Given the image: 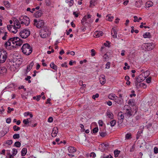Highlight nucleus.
I'll return each mask as SVG.
<instances>
[{"label": "nucleus", "mask_w": 158, "mask_h": 158, "mask_svg": "<svg viewBox=\"0 0 158 158\" xmlns=\"http://www.w3.org/2000/svg\"><path fill=\"white\" fill-rule=\"evenodd\" d=\"M98 128L97 127H96L94 128L92 130L93 132L94 133H95L98 132Z\"/></svg>", "instance_id": "obj_49"}, {"label": "nucleus", "mask_w": 158, "mask_h": 158, "mask_svg": "<svg viewBox=\"0 0 158 158\" xmlns=\"http://www.w3.org/2000/svg\"><path fill=\"white\" fill-rule=\"evenodd\" d=\"M143 36L144 38H150L151 37V35L150 32H147L144 34Z\"/></svg>", "instance_id": "obj_25"}, {"label": "nucleus", "mask_w": 158, "mask_h": 158, "mask_svg": "<svg viewBox=\"0 0 158 158\" xmlns=\"http://www.w3.org/2000/svg\"><path fill=\"white\" fill-rule=\"evenodd\" d=\"M151 78L150 77H149L146 79V82L148 83H149L150 82H151Z\"/></svg>", "instance_id": "obj_55"}, {"label": "nucleus", "mask_w": 158, "mask_h": 158, "mask_svg": "<svg viewBox=\"0 0 158 158\" xmlns=\"http://www.w3.org/2000/svg\"><path fill=\"white\" fill-rule=\"evenodd\" d=\"M13 129L14 131H17L19 130L20 129V127H18L16 125H15L13 126Z\"/></svg>", "instance_id": "obj_43"}, {"label": "nucleus", "mask_w": 158, "mask_h": 158, "mask_svg": "<svg viewBox=\"0 0 158 158\" xmlns=\"http://www.w3.org/2000/svg\"><path fill=\"white\" fill-rule=\"evenodd\" d=\"M15 37L9 38L8 41L4 44L5 47L7 49L9 48V47L11 46L14 47L15 42H16V41H15Z\"/></svg>", "instance_id": "obj_3"}, {"label": "nucleus", "mask_w": 158, "mask_h": 158, "mask_svg": "<svg viewBox=\"0 0 158 158\" xmlns=\"http://www.w3.org/2000/svg\"><path fill=\"white\" fill-rule=\"evenodd\" d=\"M150 74V72L149 71L147 70L144 73H143L141 74L142 75V77H143L145 79Z\"/></svg>", "instance_id": "obj_19"}, {"label": "nucleus", "mask_w": 158, "mask_h": 158, "mask_svg": "<svg viewBox=\"0 0 158 158\" xmlns=\"http://www.w3.org/2000/svg\"><path fill=\"white\" fill-rule=\"evenodd\" d=\"M30 120V118H28L26 119H24L23 121V123L25 125H27V126H30L29 124V120Z\"/></svg>", "instance_id": "obj_32"}, {"label": "nucleus", "mask_w": 158, "mask_h": 158, "mask_svg": "<svg viewBox=\"0 0 158 158\" xmlns=\"http://www.w3.org/2000/svg\"><path fill=\"white\" fill-rule=\"evenodd\" d=\"M15 41H16L14 43V47H16L17 46H20L23 44V41L22 40L20 39L18 37H15Z\"/></svg>", "instance_id": "obj_9"}, {"label": "nucleus", "mask_w": 158, "mask_h": 158, "mask_svg": "<svg viewBox=\"0 0 158 158\" xmlns=\"http://www.w3.org/2000/svg\"><path fill=\"white\" fill-rule=\"evenodd\" d=\"M98 123L100 126H103V123L102 120H99L98 121Z\"/></svg>", "instance_id": "obj_57"}, {"label": "nucleus", "mask_w": 158, "mask_h": 158, "mask_svg": "<svg viewBox=\"0 0 158 158\" xmlns=\"http://www.w3.org/2000/svg\"><path fill=\"white\" fill-rule=\"evenodd\" d=\"M23 52L26 55H29L32 51V49L28 44H24L21 48Z\"/></svg>", "instance_id": "obj_2"}, {"label": "nucleus", "mask_w": 158, "mask_h": 158, "mask_svg": "<svg viewBox=\"0 0 158 158\" xmlns=\"http://www.w3.org/2000/svg\"><path fill=\"white\" fill-rule=\"evenodd\" d=\"M58 128L56 127H54L53 128L52 132L51 134L52 136L53 137H55L58 132Z\"/></svg>", "instance_id": "obj_14"}, {"label": "nucleus", "mask_w": 158, "mask_h": 158, "mask_svg": "<svg viewBox=\"0 0 158 158\" xmlns=\"http://www.w3.org/2000/svg\"><path fill=\"white\" fill-rule=\"evenodd\" d=\"M110 63L109 62H108L106 64V67L105 69H109L110 67Z\"/></svg>", "instance_id": "obj_47"}, {"label": "nucleus", "mask_w": 158, "mask_h": 158, "mask_svg": "<svg viewBox=\"0 0 158 158\" xmlns=\"http://www.w3.org/2000/svg\"><path fill=\"white\" fill-rule=\"evenodd\" d=\"M96 0H92L90 1V7H93L95 6L96 4Z\"/></svg>", "instance_id": "obj_27"}, {"label": "nucleus", "mask_w": 158, "mask_h": 158, "mask_svg": "<svg viewBox=\"0 0 158 158\" xmlns=\"http://www.w3.org/2000/svg\"><path fill=\"white\" fill-rule=\"evenodd\" d=\"M4 5L7 7H9L10 6L9 2L7 1H5L4 2Z\"/></svg>", "instance_id": "obj_42"}, {"label": "nucleus", "mask_w": 158, "mask_h": 158, "mask_svg": "<svg viewBox=\"0 0 158 158\" xmlns=\"http://www.w3.org/2000/svg\"><path fill=\"white\" fill-rule=\"evenodd\" d=\"M117 31L114 28H113L111 31V34L112 37L114 38H117Z\"/></svg>", "instance_id": "obj_13"}, {"label": "nucleus", "mask_w": 158, "mask_h": 158, "mask_svg": "<svg viewBox=\"0 0 158 158\" xmlns=\"http://www.w3.org/2000/svg\"><path fill=\"white\" fill-rule=\"evenodd\" d=\"M45 3L47 6H50L51 5V2L49 0H46L45 2Z\"/></svg>", "instance_id": "obj_48"}, {"label": "nucleus", "mask_w": 158, "mask_h": 158, "mask_svg": "<svg viewBox=\"0 0 158 158\" xmlns=\"http://www.w3.org/2000/svg\"><path fill=\"white\" fill-rule=\"evenodd\" d=\"M143 133V130L140 129L139 131L137 134L136 138L137 139H138L139 137L141 135V134Z\"/></svg>", "instance_id": "obj_35"}, {"label": "nucleus", "mask_w": 158, "mask_h": 158, "mask_svg": "<svg viewBox=\"0 0 158 158\" xmlns=\"http://www.w3.org/2000/svg\"><path fill=\"white\" fill-rule=\"evenodd\" d=\"M153 4V3L150 1H148L145 4V6L146 7H149L152 6Z\"/></svg>", "instance_id": "obj_31"}, {"label": "nucleus", "mask_w": 158, "mask_h": 158, "mask_svg": "<svg viewBox=\"0 0 158 158\" xmlns=\"http://www.w3.org/2000/svg\"><path fill=\"white\" fill-rule=\"evenodd\" d=\"M110 43L108 41H106V43H104V45L106 47H109Z\"/></svg>", "instance_id": "obj_56"}, {"label": "nucleus", "mask_w": 158, "mask_h": 158, "mask_svg": "<svg viewBox=\"0 0 158 158\" xmlns=\"http://www.w3.org/2000/svg\"><path fill=\"white\" fill-rule=\"evenodd\" d=\"M114 18V17L110 16V15H107L106 17V19L109 21H112Z\"/></svg>", "instance_id": "obj_30"}, {"label": "nucleus", "mask_w": 158, "mask_h": 158, "mask_svg": "<svg viewBox=\"0 0 158 158\" xmlns=\"http://www.w3.org/2000/svg\"><path fill=\"white\" fill-rule=\"evenodd\" d=\"M35 15L36 18H39L42 15V11L40 10L36 12L35 13Z\"/></svg>", "instance_id": "obj_22"}, {"label": "nucleus", "mask_w": 158, "mask_h": 158, "mask_svg": "<svg viewBox=\"0 0 158 158\" xmlns=\"http://www.w3.org/2000/svg\"><path fill=\"white\" fill-rule=\"evenodd\" d=\"M109 146V145L107 143H104L101 144L99 145V148H103V149H101L102 151H103L104 150L107 148V147Z\"/></svg>", "instance_id": "obj_18"}, {"label": "nucleus", "mask_w": 158, "mask_h": 158, "mask_svg": "<svg viewBox=\"0 0 158 158\" xmlns=\"http://www.w3.org/2000/svg\"><path fill=\"white\" fill-rule=\"evenodd\" d=\"M69 5L70 6H72L73 4V0H70V1H69Z\"/></svg>", "instance_id": "obj_61"}, {"label": "nucleus", "mask_w": 158, "mask_h": 158, "mask_svg": "<svg viewBox=\"0 0 158 158\" xmlns=\"http://www.w3.org/2000/svg\"><path fill=\"white\" fill-rule=\"evenodd\" d=\"M91 52H92L91 53V56H94L95 55V51L94 49H92L91 50Z\"/></svg>", "instance_id": "obj_51"}, {"label": "nucleus", "mask_w": 158, "mask_h": 158, "mask_svg": "<svg viewBox=\"0 0 158 158\" xmlns=\"http://www.w3.org/2000/svg\"><path fill=\"white\" fill-rule=\"evenodd\" d=\"M34 63L33 61L31 62L29 65L27 66V72L29 71L32 68L34 65Z\"/></svg>", "instance_id": "obj_24"}, {"label": "nucleus", "mask_w": 158, "mask_h": 158, "mask_svg": "<svg viewBox=\"0 0 158 158\" xmlns=\"http://www.w3.org/2000/svg\"><path fill=\"white\" fill-rule=\"evenodd\" d=\"M2 33L4 35L2 36V38L3 40H6L8 37L9 34L7 32H2Z\"/></svg>", "instance_id": "obj_34"}, {"label": "nucleus", "mask_w": 158, "mask_h": 158, "mask_svg": "<svg viewBox=\"0 0 158 158\" xmlns=\"http://www.w3.org/2000/svg\"><path fill=\"white\" fill-rule=\"evenodd\" d=\"M90 156L94 158L96 156V154L94 152H92L90 154Z\"/></svg>", "instance_id": "obj_59"}, {"label": "nucleus", "mask_w": 158, "mask_h": 158, "mask_svg": "<svg viewBox=\"0 0 158 158\" xmlns=\"http://www.w3.org/2000/svg\"><path fill=\"white\" fill-rule=\"evenodd\" d=\"M20 137L19 134H15L13 135V138L14 139H19Z\"/></svg>", "instance_id": "obj_45"}, {"label": "nucleus", "mask_w": 158, "mask_h": 158, "mask_svg": "<svg viewBox=\"0 0 158 158\" xmlns=\"http://www.w3.org/2000/svg\"><path fill=\"white\" fill-rule=\"evenodd\" d=\"M124 118V115L123 113L122 112L119 113L118 114V119L119 120L118 122H120V123H122Z\"/></svg>", "instance_id": "obj_12"}, {"label": "nucleus", "mask_w": 158, "mask_h": 158, "mask_svg": "<svg viewBox=\"0 0 158 158\" xmlns=\"http://www.w3.org/2000/svg\"><path fill=\"white\" fill-rule=\"evenodd\" d=\"M128 104L130 105L131 106H134L135 105L134 101L132 99H130L128 101Z\"/></svg>", "instance_id": "obj_37"}, {"label": "nucleus", "mask_w": 158, "mask_h": 158, "mask_svg": "<svg viewBox=\"0 0 158 158\" xmlns=\"http://www.w3.org/2000/svg\"><path fill=\"white\" fill-rule=\"evenodd\" d=\"M7 71V69L5 67H2L0 68V75H2L6 74Z\"/></svg>", "instance_id": "obj_17"}, {"label": "nucleus", "mask_w": 158, "mask_h": 158, "mask_svg": "<svg viewBox=\"0 0 158 158\" xmlns=\"http://www.w3.org/2000/svg\"><path fill=\"white\" fill-rule=\"evenodd\" d=\"M53 120V118L52 117H50L48 118V121L49 123H52V122Z\"/></svg>", "instance_id": "obj_58"}, {"label": "nucleus", "mask_w": 158, "mask_h": 158, "mask_svg": "<svg viewBox=\"0 0 158 158\" xmlns=\"http://www.w3.org/2000/svg\"><path fill=\"white\" fill-rule=\"evenodd\" d=\"M13 142L12 140H7L6 141V142L3 144L4 146L7 147V145H10L12 144Z\"/></svg>", "instance_id": "obj_28"}, {"label": "nucleus", "mask_w": 158, "mask_h": 158, "mask_svg": "<svg viewBox=\"0 0 158 158\" xmlns=\"http://www.w3.org/2000/svg\"><path fill=\"white\" fill-rule=\"evenodd\" d=\"M99 96L98 94H96L95 95H94L92 96V98L94 99H95L96 98H98Z\"/></svg>", "instance_id": "obj_53"}, {"label": "nucleus", "mask_w": 158, "mask_h": 158, "mask_svg": "<svg viewBox=\"0 0 158 158\" xmlns=\"http://www.w3.org/2000/svg\"><path fill=\"white\" fill-rule=\"evenodd\" d=\"M117 97L114 94H110L108 95V98L111 100H115Z\"/></svg>", "instance_id": "obj_23"}, {"label": "nucleus", "mask_w": 158, "mask_h": 158, "mask_svg": "<svg viewBox=\"0 0 158 158\" xmlns=\"http://www.w3.org/2000/svg\"><path fill=\"white\" fill-rule=\"evenodd\" d=\"M27 153V149L26 148H23L21 151V155L24 156Z\"/></svg>", "instance_id": "obj_33"}, {"label": "nucleus", "mask_w": 158, "mask_h": 158, "mask_svg": "<svg viewBox=\"0 0 158 158\" xmlns=\"http://www.w3.org/2000/svg\"><path fill=\"white\" fill-rule=\"evenodd\" d=\"M120 152V151H119L117 150H115L114 152L115 157H116L118 156Z\"/></svg>", "instance_id": "obj_40"}, {"label": "nucleus", "mask_w": 158, "mask_h": 158, "mask_svg": "<svg viewBox=\"0 0 158 158\" xmlns=\"http://www.w3.org/2000/svg\"><path fill=\"white\" fill-rule=\"evenodd\" d=\"M102 158H113V157L111 155H109L103 157Z\"/></svg>", "instance_id": "obj_64"}, {"label": "nucleus", "mask_w": 158, "mask_h": 158, "mask_svg": "<svg viewBox=\"0 0 158 158\" xmlns=\"http://www.w3.org/2000/svg\"><path fill=\"white\" fill-rule=\"evenodd\" d=\"M100 82L101 84L104 85L106 82V79L105 78V76L104 75H102L99 78Z\"/></svg>", "instance_id": "obj_16"}, {"label": "nucleus", "mask_w": 158, "mask_h": 158, "mask_svg": "<svg viewBox=\"0 0 158 158\" xmlns=\"http://www.w3.org/2000/svg\"><path fill=\"white\" fill-rule=\"evenodd\" d=\"M49 32L46 26H44L40 31V35L42 38H45L48 36Z\"/></svg>", "instance_id": "obj_4"}, {"label": "nucleus", "mask_w": 158, "mask_h": 158, "mask_svg": "<svg viewBox=\"0 0 158 158\" xmlns=\"http://www.w3.org/2000/svg\"><path fill=\"white\" fill-rule=\"evenodd\" d=\"M8 111L7 112L8 113H10L11 111L14 110V109L13 108H11L10 107H8L7 108Z\"/></svg>", "instance_id": "obj_52"}, {"label": "nucleus", "mask_w": 158, "mask_h": 158, "mask_svg": "<svg viewBox=\"0 0 158 158\" xmlns=\"http://www.w3.org/2000/svg\"><path fill=\"white\" fill-rule=\"evenodd\" d=\"M7 54L6 51L3 50H0V63L4 62L6 60Z\"/></svg>", "instance_id": "obj_6"}, {"label": "nucleus", "mask_w": 158, "mask_h": 158, "mask_svg": "<svg viewBox=\"0 0 158 158\" xmlns=\"http://www.w3.org/2000/svg\"><path fill=\"white\" fill-rule=\"evenodd\" d=\"M19 19L20 21V25L24 24L26 26H28L30 23L29 18L26 16H21Z\"/></svg>", "instance_id": "obj_5"}, {"label": "nucleus", "mask_w": 158, "mask_h": 158, "mask_svg": "<svg viewBox=\"0 0 158 158\" xmlns=\"http://www.w3.org/2000/svg\"><path fill=\"white\" fill-rule=\"evenodd\" d=\"M7 133V131H6L5 132L4 131H2L1 133V136H4L5 135H6Z\"/></svg>", "instance_id": "obj_63"}, {"label": "nucleus", "mask_w": 158, "mask_h": 158, "mask_svg": "<svg viewBox=\"0 0 158 158\" xmlns=\"http://www.w3.org/2000/svg\"><path fill=\"white\" fill-rule=\"evenodd\" d=\"M145 46H146L145 48L148 51H150L153 49L155 45L152 43H148L145 44Z\"/></svg>", "instance_id": "obj_11"}, {"label": "nucleus", "mask_w": 158, "mask_h": 158, "mask_svg": "<svg viewBox=\"0 0 158 158\" xmlns=\"http://www.w3.org/2000/svg\"><path fill=\"white\" fill-rule=\"evenodd\" d=\"M106 103L109 106H110L112 105V102L111 101H108L107 102H106Z\"/></svg>", "instance_id": "obj_60"}, {"label": "nucleus", "mask_w": 158, "mask_h": 158, "mask_svg": "<svg viewBox=\"0 0 158 158\" xmlns=\"http://www.w3.org/2000/svg\"><path fill=\"white\" fill-rule=\"evenodd\" d=\"M34 24L36 25V27L38 28H43V27H44V23L42 20H40L38 21L36 19H35L34 20Z\"/></svg>", "instance_id": "obj_8"}, {"label": "nucleus", "mask_w": 158, "mask_h": 158, "mask_svg": "<svg viewBox=\"0 0 158 158\" xmlns=\"http://www.w3.org/2000/svg\"><path fill=\"white\" fill-rule=\"evenodd\" d=\"M123 109L124 110H125L126 111H128L129 110H130L131 109V108L129 105H126L124 106Z\"/></svg>", "instance_id": "obj_38"}, {"label": "nucleus", "mask_w": 158, "mask_h": 158, "mask_svg": "<svg viewBox=\"0 0 158 158\" xmlns=\"http://www.w3.org/2000/svg\"><path fill=\"white\" fill-rule=\"evenodd\" d=\"M126 112L125 113V114L127 117H129L130 116L132 115L131 109L130 110H129L128 111H126Z\"/></svg>", "instance_id": "obj_29"}, {"label": "nucleus", "mask_w": 158, "mask_h": 158, "mask_svg": "<svg viewBox=\"0 0 158 158\" xmlns=\"http://www.w3.org/2000/svg\"><path fill=\"white\" fill-rule=\"evenodd\" d=\"M115 101L117 103L119 104H121L122 103V102L123 101V98H119L117 97H116V98L115 99Z\"/></svg>", "instance_id": "obj_26"}, {"label": "nucleus", "mask_w": 158, "mask_h": 158, "mask_svg": "<svg viewBox=\"0 0 158 158\" xmlns=\"http://www.w3.org/2000/svg\"><path fill=\"white\" fill-rule=\"evenodd\" d=\"M7 27L9 31L15 34L17 32L18 29L21 27V25L19 20L16 19L14 20V25H7Z\"/></svg>", "instance_id": "obj_1"}, {"label": "nucleus", "mask_w": 158, "mask_h": 158, "mask_svg": "<svg viewBox=\"0 0 158 158\" xmlns=\"http://www.w3.org/2000/svg\"><path fill=\"white\" fill-rule=\"evenodd\" d=\"M131 135L130 133H127L126 135L125 138L126 139H129L131 137Z\"/></svg>", "instance_id": "obj_50"}, {"label": "nucleus", "mask_w": 158, "mask_h": 158, "mask_svg": "<svg viewBox=\"0 0 158 158\" xmlns=\"http://www.w3.org/2000/svg\"><path fill=\"white\" fill-rule=\"evenodd\" d=\"M107 116L110 118V119H112L113 118V115L112 113L110 111H107L106 113Z\"/></svg>", "instance_id": "obj_21"}, {"label": "nucleus", "mask_w": 158, "mask_h": 158, "mask_svg": "<svg viewBox=\"0 0 158 158\" xmlns=\"http://www.w3.org/2000/svg\"><path fill=\"white\" fill-rule=\"evenodd\" d=\"M154 152L155 154L158 153V148H157L155 147L154 148Z\"/></svg>", "instance_id": "obj_54"}, {"label": "nucleus", "mask_w": 158, "mask_h": 158, "mask_svg": "<svg viewBox=\"0 0 158 158\" xmlns=\"http://www.w3.org/2000/svg\"><path fill=\"white\" fill-rule=\"evenodd\" d=\"M8 154L9 155V158H14V156L15 155H13L12 154L11 155L10 152Z\"/></svg>", "instance_id": "obj_62"}, {"label": "nucleus", "mask_w": 158, "mask_h": 158, "mask_svg": "<svg viewBox=\"0 0 158 158\" xmlns=\"http://www.w3.org/2000/svg\"><path fill=\"white\" fill-rule=\"evenodd\" d=\"M17 150L13 148L12 149V154L13 155H15L17 153Z\"/></svg>", "instance_id": "obj_44"}, {"label": "nucleus", "mask_w": 158, "mask_h": 158, "mask_svg": "<svg viewBox=\"0 0 158 158\" xmlns=\"http://www.w3.org/2000/svg\"><path fill=\"white\" fill-rule=\"evenodd\" d=\"M116 122L115 120H113L111 121L110 122V124L111 127L114 126L116 124Z\"/></svg>", "instance_id": "obj_41"}, {"label": "nucleus", "mask_w": 158, "mask_h": 158, "mask_svg": "<svg viewBox=\"0 0 158 158\" xmlns=\"http://www.w3.org/2000/svg\"><path fill=\"white\" fill-rule=\"evenodd\" d=\"M21 143L19 141H17L14 144V146L17 147L19 148L21 146Z\"/></svg>", "instance_id": "obj_39"}, {"label": "nucleus", "mask_w": 158, "mask_h": 158, "mask_svg": "<svg viewBox=\"0 0 158 158\" xmlns=\"http://www.w3.org/2000/svg\"><path fill=\"white\" fill-rule=\"evenodd\" d=\"M68 150L69 153H73L76 152V150L74 147L73 146H70L68 147Z\"/></svg>", "instance_id": "obj_20"}, {"label": "nucleus", "mask_w": 158, "mask_h": 158, "mask_svg": "<svg viewBox=\"0 0 158 158\" xmlns=\"http://www.w3.org/2000/svg\"><path fill=\"white\" fill-rule=\"evenodd\" d=\"M144 79L142 75H140L138 77L136 78V80L135 81V85L136 86L138 85V83H140L144 80Z\"/></svg>", "instance_id": "obj_10"}, {"label": "nucleus", "mask_w": 158, "mask_h": 158, "mask_svg": "<svg viewBox=\"0 0 158 158\" xmlns=\"http://www.w3.org/2000/svg\"><path fill=\"white\" fill-rule=\"evenodd\" d=\"M103 34V32L101 31H96L94 33V36L95 37H99L102 36Z\"/></svg>", "instance_id": "obj_15"}, {"label": "nucleus", "mask_w": 158, "mask_h": 158, "mask_svg": "<svg viewBox=\"0 0 158 158\" xmlns=\"http://www.w3.org/2000/svg\"><path fill=\"white\" fill-rule=\"evenodd\" d=\"M50 66L51 68L56 70H57V67L56 65L54 64V63H52L50 64Z\"/></svg>", "instance_id": "obj_36"}, {"label": "nucleus", "mask_w": 158, "mask_h": 158, "mask_svg": "<svg viewBox=\"0 0 158 158\" xmlns=\"http://www.w3.org/2000/svg\"><path fill=\"white\" fill-rule=\"evenodd\" d=\"M19 34L22 38L26 39L30 35V31L28 29H24L20 31Z\"/></svg>", "instance_id": "obj_7"}, {"label": "nucleus", "mask_w": 158, "mask_h": 158, "mask_svg": "<svg viewBox=\"0 0 158 158\" xmlns=\"http://www.w3.org/2000/svg\"><path fill=\"white\" fill-rule=\"evenodd\" d=\"M99 134L100 136L102 137H105L107 135V133L105 132H99Z\"/></svg>", "instance_id": "obj_46"}]
</instances>
